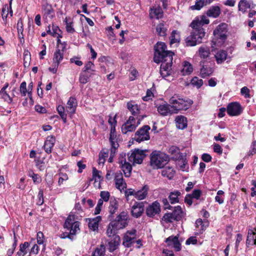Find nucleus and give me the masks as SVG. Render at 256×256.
Here are the masks:
<instances>
[{
  "mask_svg": "<svg viewBox=\"0 0 256 256\" xmlns=\"http://www.w3.org/2000/svg\"><path fill=\"white\" fill-rule=\"evenodd\" d=\"M166 44L162 42H158L154 46V60L156 64L162 62L160 74L163 78L169 76L172 73L174 52L166 50Z\"/></svg>",
  "mask_w": 256,
  "mask_h": 256,
  "instance_id": "obj_1",
  "label": "nucleus"
},
{
  "mask_svg": "<svg viewBox=\"0 0 256 256\" xmlns=\"http://www.w3.org/2000/svg\"><path fill=\"white\" fill-rule=\"evenodd\" d=\"M174 114L182 110H186L192 104L193 101L188 98H184L178 94H174L169 100Z\"/></svg>",
  "mask_w": 256,
  "mask_h": 256,
  "instance_id": "obj_2",
  "label": "nucleus"
},
{
  "mask_svg": "<svg viewBox=\"0 0 256 256\" xmlns=\"http://www.w3.org/2000/svg\"><path fill=\"white\" fill-rule=\"evenodd\" d=\"M64 227L69 232L62 234L60 237L62 238H68L72 240L76 232L80 230V222L76 220L74 215L68 216L65 221Z\"/></svg>",
  "mask_w": 256,
  "mask_h": 256,
  "instance_id": "obj_3",
  "label": "nucleus"
},
{
  "mask_svg": "<svg viewBox=\"0 0 256 256\" xmlns=\"http://www.w3.org/2000/svg\"><path fill=\"white\" fill-rule=\"evenodd\" d=\"M168 161V155L160 151L154 150L150 154V164L154 169L164 168Z\"/></svg>",
  "mask_w": 256,
  "mask_h": 256,
  "instance_id": "obj_4",
  "label": "nucleus"
},
{
  "mask_svg": "<svg viewBox=\"0 0 256 256\" xmlns=\"http://www.w3.org/2000/svg\"><path fill=\"white\" fill-rule=\"evenodd\" d=\"M192 28L190 35L185 40L186 45L188 46H195L201 43L206 34L204 28H199L198 27Z\"/></svg>",
  "mask_w": 256,
  "mask_h": 256,
  "instance_id": "obj_5",
  "label": "nucleus"
},
{
  "mask_svg": "<svg viewBox=\"0 0 256 256\" xmlns=\"http://www.w3.org/2000/svg\"><path fill=\"white\" fill-rule=\"evenodd\" d=\"M146 150H141L140 149L131 150L130 152L128 153V162H132L133 164H140L146 156Z\"/></svg>",
  "mask_w": 256,
  "mask_h": 256,
  "instance_id": "obj_6",
  "label": "nucleus"
},
{
  "mask_svg": "<svg viewBox=\"0 0 256 256\" xmlns=\"http://www.w3.org/2000/svg\"><path fill=\"white\" fill-rule=\"evenodd\" d=\"M128 216L126 212H121L114 220L111 221V226H116V227L120 230L124 228L128 225Z\"/></svg>",
  "mask_w": 256,
  "mask_h": 256,
  "instance_id": "obj_7",
  "label": "nucleus"
},
{
  "mask_svg": "<svg viewBox=\"0 0 256 256\" xmlns=\"http://www.w3.org/2000/svg\"><path fill=\"white\" fill-rule=\"evenodd\" d=\"M140 124V119L136 122L135 118L130 116L126 122L122 125V132L124 134H126L128 132H132L136 130Z\"/></svg>",
  "mask_w": 256,
  "mask_h": 256,
  "instance_id": "obj_8",
  "label": "nucleus"
},
{
  "mask_svg": "<svg viewBox=\"0 0 256 256\" xmlns=\"http://www.w3.org/2000/svg\"><path fill=\"white\" fill-rule=\"evenodd\" d=\"M227 24L225 23L220 24L214 31L215 39L220 40L223 42L226 38L228 32Z\"/></svg>",
  "mask_w": 256,
  "mask_h": 256,
  "instance_id": "obj_9",
  "label": "nucleus"
},
{
  "mask_svg": "<svg viewBox=\"0 0 256 256\" xmlns=\"http://www.w3.org/2000/svg\"><path fill=\"white\" fill-rule=\"evenodd\" d=\"M150 127L146 125L140 128L135 134L134 140L138 142L148 140L150 138L149 130Z\"/></svg>",
  "mask_w": 256,
  "mask_h": 256,
  "instance_id": "obj_10",
  "label": "nucleus"
},
{
  "mask_svg": "<svg viewBox=\"0 0 256 256\" xmlns=\"http://www.w3.org/2000/svg\"><path fill=\"white\" fill-rule=\"evenodd\" d=\"M136 230H132L128 231L123 238V245L126 248L130 247L136 241Z\"/></svg>",
  "mask_w": 256,
  "mask_h": 256,
  "instance_id": "obj_11",
  "label": "nucleus"
},
{
  "mask_svg": "<svg viewBox=\"0 0 256 256\" xmlns=\"http://www.w3.org/2000/svg\"><path fill=\"white\" fill-rule=\"evenodd\" d=\"M42 11L43 18L46 22L51 20L55 16L52 6L48 3L42 5Z\"/></svg>",
  "mask_w": 256,
  "mask_h": 256,
  "instance_id": "obj_12",
  "label": "nucleus"
},
{
  "mask_svg": "<svg viewBox=\"0 0 256 256\" xmlns=\"http://www.w3.org/2000/svg\"><path fill=\"white\" fill-rule=\"evenodd\" d=\"M226 110L230 116H236L241 114L242 109L238 102H232L228 105Z\"/></svg>",
  "mask_w": 256,
  "mask_h": 256,
  "instance_id": "obj_13",
  "label": "nucleus"
},
{
  "mask_svg": "<svg viewBox=\"0 0 256 256\" xmlns=\"http://www.w3.org/2000/svg\"><path fill=\"white\" fill-rule=\"evenodd\" d=\"M160 212V204L158 201L153 202L146 209V214L149 217H153Z\"/></svg>",
  "mask_w": 256,
  "mask_h": 256,
  "instance_id": "obj_14",
  "label": "nucleus"
},
{
  "mask_svg": "<svg viewBox=\"0 0 256 256\" xmlns=\"http://www.w3.org/2000/svg\"><path fill=\"white\" fill-rule=\"evenodd\" d=\"M144 211V204L142 202H134L132 206L131 213L132 216L136 218L140 217Z\"/></svg>",
  "mask_w": 256,
  "mask_h": 256,
  "instance_id": "obj_15",
  "label": "nucleus"
},
{
  "mask_svg": "<svg viewBox=\"0 0 256 256\" xmlns=\"http://www.w3.org/2000/svg\"><path fill=\"white\" fill-rule=\"evenodd\" d=\"M157 110L162 116H170L174 114L172 104L168 103L160 104L157 107Z\"/></svg>",
  "mask_w": 256,
  "mask_h": 256,
  "instance_id": "obj_16",
  "label": "nucleus"
},
{
  "mask_svg": "<svg viewBox=\"0 0 256 256\" xmlns=\"http://www.w3.org/2000/svg\"><path fill=\"white\" fill-rule=\"evenodd\" d=\"M122 158H119L118 162L124 172L126 177H130L132 172V166L129 162H127L126 158H124L122 154Z\"/></svg>",
  "mask_w": 256,
  "mask_h": 256,
  "instance_id": "obj_17",
  "label": "nucleus"
},
{
  "mask_svg": "<svg viewBox=\"0 0 256 256\" xmlns=\"http://www.w3.org/2000/svg\"><path fill=\"white\" fill-rule=\"evenodd\" d=\"M114 182L116 187L122 191L126 188V184L125 182L122 174L120 172H117L115 173Z\"/></svg>",
  "mask_w": 256,
  "mask_h": 256,
  "instance_id": "obj_18",
  "label": "nucleus"
},
{
  "mask_svg": "<svg viewBox=\"0 0 256 256\" xmlns=\"http://www.w3.org/2000/svg\"><path fill=\"white\" fill-rule=\"evenodd\" d=\"M165 242L168 246H172L176 251L180 250L181 244L178 240V236H171L166 239Z\"/></svg>",
  "mask_w": 256,
  "mask_h": 256,
  "instance_id": "obj_19",
  "label": "nucleus"
},
{
  "mask_svg": "<svg viewBox=\"0 0 256 256\" xmlns=\"http://www.w3.org/2000/svg\"><path fill=\"white\" fill-rule=\"evenodd\" d=\"M210 22L209 20L204 15L200 17H197L190 24L192 28H203L202 26L204 24H208Z\"/></svg>",
  "mask_w": 256,
  "mask_h": 256,
  "instance_id": "obj_20",
  "label": "nucleus"
},
{
  "mask_svg": "<svg viewBox=\"0 0 256 256\" xmlns=\"http://www.w3.org/2000/svg\"><path fill=\"white\" fill-rule=\"evenodd\" d=\"M200 76L202 78H206L214 72V68L208 64H204V62H200Z\"/></svg>",
  "mask_w": 256,
  "mask_h": 256,
  "instance_id": "obj_21",
  "label": "nucleus"
},
{
  "mask_svg": "<svg viewBox=\"0 0 256 256\" xmlns=\"http://www.w3.org/2000/svg\"><path fill=\"white\" fill-rule=\"evenodd\" d=\"M66 44H62V48L58 47L56 51L54 53L53 62L60 64V62L63 60L64 52L66 50Z\"/></svg>",
  "mask_w": 256,
  "mask_h": 256,
  "instance_id": "obj_22",
  "label": "nucleus"
},
{
  "mask_svg": "<svg viewBox=\"0 0 256 256\" xmlns=\"http://www.w3.org/2000/svg\"><path fill=\"white\" fill-rule=\"evenodd\" d=\"M253 5L252 0H240L238 4V10L244 14L248 9L254 8Z\"/></svg>",
  "mask_w": 256,
  "mask_h": 256,
  "instance_id": "obj_23",
  "label": "nucleus"
},
{
  "mask_svg": "<svg viewBox=\"0 0 256 256\" xmlns=\"http://www.w3.org/2000/svg\"><path fill=\"white\" fill-rule=\"evenodd\" d=\"M150 186L148 184L144 185L142 188L136 191L135 198L139 200L145 199L148 194Z\"/></svg>",
  "mask_w": 256,
  "mask_h": 256,
  "instance_id": "obj_24",
  "label": "nucleus"
},
{
  "mask_svg": "<svg viewBox=\"0 0 256 256\" xmlns=\"http://www.w3.org/2000/svg\"><path fill=\"white\" fill-rule=\"evenodd\" d=\"M56 142L55 138L52 136H48L44 142L43 148L47 154H50Z\"/></svg>",
  "mask_w": 256,
  "mask_h": 256,
  "instance_id": "obj_25",
  "label": "nucleus"
},
{
  "mask_svg": "<svg viewBox=\"0 0 256 256\" xmlns=\"http://www.w3.org/2000/svg\"><path fill=\"white\" fill-rule=\"evenodd\" d=\"M256 245V228L248 230L246 245L248 247L250 245Z\"/></svg>",
  "mask_w": 256,
  "mask_h": 256,
  "instance_id": "obj_26",
  "label": "nucleus"
},
{
  "mask_svg": "<svg viewBox=\"0 0 256 256\" xmlns=\"http://www.w3.org/2000/svg\"><path fill=\"white\" fill-rule=\"evenodd\" d=\"M78 105L76 99L74 97H70L68 101L66 110L70 114H74L76 112Z\"/></svg>",
  "mask_w": 256,
  "mask_h": 256,
  "instance_id": "obj_27",
  "label": "nucleus"
},
{
  "mask_svg": "<svg viewBox=\"0 0 256 256\" xmlns=\"http://www.w3.org/2000/svg\"><path fill=\"white\" fill-rule=\"evenodd\" d=\"M176 128L180 130H184L188 126L186 118L184 116H178L175 118Z\"/></svg>",
  "mask_w": 256,
  "mask_h": 256,
  "instance_id": "obj_28",
  "label": "nucleus"
},
{
  "mask_svg": "<svg viewBox=\"0 0 256 256\" xmlns=\"http://www.w3.org/2000/svg\"><path fill=\"white\" fill-rule=\"evenodd\" d=\"M221 13V10L218 6H212L207 10L206 14L208 16L216 18Z\"/></svg>",
  "mask_w": 256,
  "mask_h": 256,
  "instance_id": "obj_29",
  "label": "nucleus"
},
{
  "mask_svg": "<svg viewBox=\"0 0 256 256\" xmlns=\"http://www.w3.org/2000/svg\"><path fill=\"white\" fill-rule=\"evenodd\" d=\"M120 238L119 236H115L112 238L108 242V250L110 252L115 250L120 244Z\"/></svg>",
  "mask_w": 256,
  "mask_h": 256,
  "instance_id": "obj_30",
  "label": "nucleus"
},
{
  "mask_svg": "<svg viewBox=\"0 0 256 256\" xmlns=\"http://www.w3.org/2000/svg\"><path fill=\"white\" fill-rule=\"evenodd\" d=\"M163 16V11L161 8L158 6L150 8V16L151 18L158 19L161 18Z\"/></svg>",
  "mask_w": 256,
  "mask_h": 256,
  "instance_id": "obj_31",
  "label": "nucleus"
},
{
  "mask_svg": "<svg viewBox=\"0 0 256 256\" xmlns=\"http://www.w3.org/2000/svg\"><path fill=\"white\" fill-rule=\"evenodd\" d=\"M101 216H97L93 218L88 220V227L92 230H96L98 229L99 222L101 220Z\"/></svg>",
  "mask_w": 256,
  "mask_h": 256,
  "instance_id": "obj_32",
  "label": "nucleus"
},
{
  "mask_svg": "<svg viewBox=\"0 0 256 256\" xmlns=\"http://www.w3.org/2000/svg\"><path fill=\"white\" fill-rule=\"evenodd\" d=\"M193 71L192 66L189 62L184 61L182 63V68L180 70L182 76L190 74Z\"/></svg>",
  "mask_w": 256,
  "mask_h": 256,
  "instance_id": "obj_33",
  "label": "nucleus"
},
{
  "mask_svg": "<svg viewBox=\"0 0 256 256\" xmlns=\"http://www.w3.org/2000/svg\"><path fill=\"white\" fill-rule=\"evenodd\" d=\"M66 24V31L70 34H74L76 30L74 27V23L70 18L66 17L64 20Z\"/></svg>",
  "mask_w": 256,
  "mask_h": 256,
  "instance_id": "obj_34",
  "label": "nucleus"
},
{
  "mask_svg": "<svg viewBox=\"0 0 256 256\" xmlns=\"http://www.w3.org/2000/svg\"><path fill=\"white\" fill-rule=\"evenodd\" d=\"M227 52L224 50L218 51L215 55L216 61L218 64L222 63L226 58Z\"/></svg>",
  "mask_w": 256,
  "mask_h": 256,
  "instance_id": "obj_35",
  "label": "nucleus"
},
{
  "mask_svg": "<svg viewBox=\"0 0 256 256\" xmlns=\"http://www.w3.org/2000/svg\"><path fill=\"white\" fill-rule=\"evenodd\" d=\"M118 202L116 199L112 197L110 198L109 212L111 215L114 214L118 209Z\"/></svg>",
  "mask_w": 256,
  "mask_h": 256,
  "instance_id": "obj_36",
  "label": "nucleus"
},
{
  "mask_svg": "<svg viewBox=\"0 0 256 256\" xmlns=\"http://www.w3.org/2000/svg\"><path fill=\"white\" fill-rule=\"evenodd\" d=\"M172 214L176 219V221L180 220L184 216V212L180 206H176L174 207V210Z\"/></svg>",
  "mask_w": 256,
  "mask_h": 256,
  "instance_id": "obj_37",
  "label": "nucleus"
},
{
  "mask_svg": "<svg viewBox=\"0 0 256 256\" xmlns=\"http://www.w3.org/2000/svg\"><path fill=\"white\" fill-rule=\"evenodd\" d=\"M127 107L134 116H136L139 114L140 110L137 104L129 102L127 104Z\"/></svg>",
  "mask_w": 256,
  "mask_h": 256,
  "instance_id": "obj_38",
  "label": "nucleus"
},
{
  "mask_svg": "<svg viewBox=\"0 0 256 256\" xmlns=\"http://www.w3.org/2000/svg\"><path fill=\"white\" fill-rule=\"evenodd\" d=\"M170 44H171L178 43L180 40V32L176 30H174L172 32L170 36Z\"/></svg>",
  "mask_w": 256,
  "mask_h": 256,
  "instance_id": "obj_39",
  "label": "nucleus"
},
{
  "mask_svg": "<svg viewBox=\"0 0 256 256\" xmlns=\"http://www.w3.org/2000/svg\"><path fill=\"white\" fill-rule=\"evenodd\" d=\"M118 230L113 224L111 226L110 222L108 226L106 234L109 238H115V236H118L116 234V231Z\"/></svg>",
  "mask_w": 256,
  "mask_h": 256,
  "instance_id": "obj_40",
  "label": "nucleus"
},
{
  "mask_svg": "<svg viewBox=\"0 0 256 256\" xmlns=\"http://www.w3.org/2000/svg\"><path fill=\"white\" fill-rule=\"evenodd\" d=\"M180 192L178 190L171 192L168 196L170 203L172 204H174L178 202V197L180 196Z\"/></svg>",
  "mask_w": 256,
  "mask_h": 256,
  "instance_id": "obj_41",
  "label": "nucleus"
},
{
  "mask_svg": "<svg viewBox=\"0 0 256 256\" xmlns=\"http://www.w3.org/2000/svg\"><path fill=\"white\" fill-rule=\"evenodd\" d=\"M156 31L160 36H164L166 35L167 28L164 23H160L156 26Z\"/></svg>",
  "mask_w": 256,
  "mask_h": 256,
  "instance_id": "obj_42",
  "label": "nucleus"
},
{
  "mask_svg": "<svg viewBox=\"0 0 256 256\" xmlns=\"http://www.w3.org/2000/svg\"><path fill=\"white\" fill-rule=\"evenodd\" d=\"M162 174L164 176H166L169 179H171L174 174V170L172 167L168 166L162 170Z\"/></svg>",
  "mask_w": 256,
  "mask_h": 256,
  "instance_id": "obj_43",
  "label": "nucleus"
},
{
  "mask_svg": "<svg viewBox=\"0 0 256 256\" xmlns=\"http://www.w3.org/2000/svg\"><path fill=\"white\" fill-rule=\"evenodd\" d=\"M200 56L203 59H207L210 54V50L206 46H201L198 50Z\"/></svg>",
  "mask_w": 256,
  "mask_h": 256,
  "instance_id": "obj_44",
  "label": "nucleus"
},
{
  "mask_svg": "<svg viewBox=\"0 0 256 256\" xmlns=\"http://www.w3.org/2000/svg\"><path fill=\"white\" fill-rule=\"evenodd\" d=\"M28 246L29 244L27 242L20 244V250L17 252L16 254L18 256H21L22 254H26L28 251Z\"/></svg>",
  "mask_w": 256,
  "mask_h": 256,
  "instance_id": "obj_45",
  "label": "nucleus"
},
{
  "mask_svg": "<svg viewBox=\"0 0 256 256\" xmlns=\"http://www.w3.org/2000/svg\"><path fill=\"white\" fill-rule=\"evenodd\" d=\"M109 140L111 148H118L119 144L117 142L118 138L116 133H110Z\"/></svg>",
  "mask_w": 256,
  "mask_h": 256,
  "instance_id": "obj_46",
  "label": "nucleus"
},
{
  "mask_svg": "<svg viewBox=\"0 0 256 256\" xmlns=\"http://www.w3.org/2000/svg\"><path fill=\"white\" fill-rule=\"evenodd\" d=\"M106 248L104 244H101L96 248L92 256H104Z\"/></svg>",
  "mask_w": 256,
  "mask_h": 256,
  "instance_id": "obj_47",
  "label": "nucleus"
},
{
  "mask_svg": "<svg viewBox=\"0 0 256 256\" xmlns=\"http://www.w3.org/2000/svg\"><path fill=\"white\" fill-rule=\"evenodd\" d=\"M28 176L32 179L34 183L38 184L42 180L40 176L38 174H35L32 170L28 172Z\"/></svg>",
  "mask_w": 256,
  "mask_h": 256,
  "instance_id": "obj_48",
  "label": "nucleus"
},
{
  "mask_svg": "<svg viewBox=\"0 0 256 256\" xmlns=\"http://www.w3.org/2000/svg\"><path fill=\"white\" fill-rule=\"evenodd\" d=\"M108 156V152L107 150H106V151L104 150H102V151H100V154H99V162L98 164H104L105 162V158H107Z\"/></svg>",
  "mask_w": 256,
  "mask_h": 256,
  "instance_id": "obj_49",
  "label": "nucleus"
},
{
  "mask_svg": "<svg viewBox=\"0 0 256 256\" xmlns=\"http://www.w3.org/2000/svg\"><path fill=\"white\" fill-rule=\"evenodd\" d=\"M58 114L60 116L64 123L66 122V114L64 112V108L61 105L58 106L56 108Z\"/></svg>",
  "mask_w": 256,
  "mask_h": 256,
  "instance_id": "obj_50",
  "label": "nucleus"
},
{
  "mask_svg": "<svg viewBox=\"0 0 256 256\" xmlns=\"http://www.w3.org/2000/svg\"><path fill=\"white\" fill-rule=\"evenodd\" d=\"M162 220L167 224L171 223L174 221H176V219L172 212L165 214L163 216Z\"/></svg>",
  "mask_w": 256,
  "mask_h": 256,
  "instance_id": "obj_51",
  "label": "nucleus"
},
{
  "mask_svg": "<svg viewBox=\"0 0 256 256\" xmlns=\"http://www.w3.org/2000/svg\"><path fill=\"white\" fill-rule=\"evenodd\" d=\"M8 14V6L5 4L2 10V20L5 24H6L7 18Z\"/></svg>",
  "mask_w": 256,
  "mask_h": 256,
  "instance_id": "obj_52",
  "label": "nucleus"
},
{
  "mask_svg": "<svg viewBox=\"0 0 256 256\" xmlns=\"http://www.w3.org/2000/svg\"><path fill=\"white\" fill-rule=\"evenodd\" d=\"M208 4H206L205 0H196L195 5L192 6V9L200 10L204 6H206Z\"/></svg>",
  "mask_w": 256,
  "mask_h": 256,
  "instance_id": "obj_53",
  "label": "nucleus"
},
{
  "mask_svg": "<svg viewBox=\"0 0 256 256\" xmlns=\"http://www.w3.org/2000/svg\"><path fill=\"white\" fill-rule=\"evenodd\" d=\"M0 97L7 101L8 103H11L12 101V98L6 92V90H0Z\"/></svg>",
  "mask_w": 256,
  "mask_h": 256,
  "instance_id": "obj_54",
  "label": "nucleus"
},
{
  "mask_svg": "<svg viewBox=\"0 0 256 256\" xmlns=\"http://www.w3.org/2000/svg\"><path fill=\"white\" fill-rule=\"evenodd\" d=\"M224 192L222 190H219L217 192V195L215 196V200L219 204H222L224 202V197L222 196Z\"/></svg>",
  "mask_w": 256,
  "mask_h": 256,
  "instance_id": "obj_55",
  "label": "nucleus"
},
{
  "mask_svg": "<svg viewBox=\"0 0 256 256\" xmlns=\"http://www.w3.org/2000/svg\"><path fill=\"white\" fill-rule=\"evenodd\" d=\"M100 171L97 170L96 168H92V179L94 180L95 182L100 181L101 180V176L100 173Z\"/></svg>",
  "mask_w": 256,
  "mask_h": 256,
  "instance_id": "obj_56",
  "label": "nucleus"
},
{
  "mask_svg": "<svg viewBox=\"0 0 256 256\" xmlns=\"http://www.w3.org/2000/svg\"><path fill=\"white\" fill-rule=\"evenodd\" d=\"M20 92L22 94V96H25L28 93V90L26 88V82H22L20 87Z\"/></svg>",
  "mask_w": 256,
  "mask_h": 256,
  "instance_id": "obj_57",
  "label": "nucleus"
},
{
  "mask_svg": "<svg viewBox=\"0 0 256 256\" xmlns=\"http://www.w3.org/2000/svg\"><path fill=\"white\" fill-rule=\"evenodd\" d=\"M94 65L92 62H88L84 68V72H89L90 70L94 72Z\"/></svg>",
  "mask_w": 256,
  "mask_h": 256,
  "instance_id": "obj_58",
  "label": "nucleus"
},
{
  "mask_svg": "<svg viewBox=\"0 0 256 256\" xmlns=\"http://www.w3.org/2000/svg\"><path fill=\"white\" fill-rule=\"evenodd\" d=\"M192 84L198 88H200L203 84V80L197 77H194L192 80Z\"/></svg>",
  "mask_w": 256,
  "mask_h": 256,
  "instance_id": "obj_59",
  "label": "nucleus"
},
{
  "mask_svg": "<svg viewBox=\"0 0 256 256\" xmlns=\"http://www.w3.org/2000/svg\"><path fill=\"white\" fill-rule=\"evenodd\" d=\"M36 161V168L40 170H43L45 168V165L43 161V160H40L39 159H36L35 160Z\"/></svg>",
  "mask_w": 256,
  "mask_h": 256,
  "instance_id": "obj_60",
  "label": "nucleus"
},
{
  "mask_svg": "<svg viewBox=\"0 0 256 256\" xmlns=\"http://www.w3.org/2000/svg\"><path fill=\"white\" fill-rule=\"evenodd\" d=\"M100 199L104 202L108 201L110 198V192L107 191H102L100 193Z\"/></svg>",
  "mask_w": 256,
  "mask_h": 256,
  "instance_id": "obj_61",
  "label": "nucleus"
},
{
  "mask_svg": "<svg viewBox=\"0 0 256 256\" xmlns=\"http://www.w3.org/2000/svg\"><path fill=\"white\" fill-rule=\"evenodd\" d=\"M196 224L197 226H200L201 230H204V228L208 225V220L204 222L202 219L199 218L196 221Z\"/></svg>",
  "mask_w": 256,
  "mask_h": 256,
  "instance_id": "obj_62",
  "label": "nucleus"
},
{
  "mask_svg": "<svg viewBox=\"0 0 256 256\" xmlns=\"http://www.w3.org/2000/svg\"><path fill=\"white\" fill-rule=\"evenodd\" d=\"M88 78L89 77L86 74L82 72L80 76L79 81L82 84H86L88 82Z\"/></svg>",
  "mask_w": 256,
  "mask_h": 256,
  "instance_id": "obj_63",
  "label": "nucleus"
},
{
  "mask_svg": "<svg viewBox=\"0 0 256 256\" xmlns=\"http://www.w3.org/2000/svg\"><path fill=\"white\" fill-rule=\"evenodd\" d=\"M256 154V140L252 142L250 149L248 152V156H251Z\"/></svg>",
  "mask_w": 256,
  "mask_h": 256,
  "instance_id": "obj_64",
  "label": "nucleus"
}]
</instances>
